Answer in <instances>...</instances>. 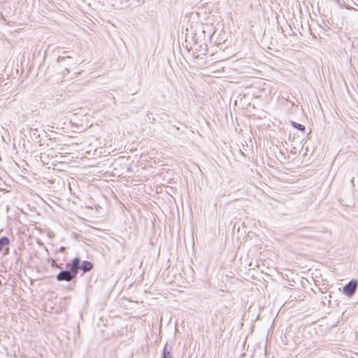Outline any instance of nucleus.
<instances>
[{"label": "nucleus", "mask_w": 358, "mask_h": 358, "mask_svg": "<svg viewBox=\"0 0 358 358\" xmlns=\"http://www.w3.org/2000/svg\"><path fill=\"white\" fill-rule=\"evenodd\" d=\"M28 132L31 141H33L35 143L39 142L40 134L37 129L29 128Z\"/></svg>", "instance_id": "obj_4"}, {"label": "nucleus", "mask_w": 358, "mask_h": 358, "mask_svg": "<svg viewBox=\"0 0 358 358\" xmlns=\"http://www.w3.org/2000/svg\"><path fill=\"white\" fill-rule=\"evenodd\" d=\"M291 125L294 128H295V129H296L298 130H300V131H304L305 130V126L304 125H303L301 124H299L298 122H296L294 121H292L291 122Z\"/></svg>", "instance_id": "obj_7"}, {"label": "nucleus", "mask_w": 358, "mask_h": 358, "mask_svg": "<svg viewBox=\"0 0 358 358\" xmlns=\"http://www.w3.org/2000/svg\"><path fill=\"white\" fill-rule=\"evenodd\" d=\"M72 260H78V268H76V273H78L79 269L82 270L84 273L88 272L93 268V264L89 261H83L81 262L79 257H74Z\"/></svg>", "instance_id": "obj_3"}, {"label": "nucleus", "mask_w": 358, "mask_h": 358, "mask_svg": "<svg viewBox=\"0 0 358 358\" xmlns=\"http://www.w3.org/2000/svg\"><path fill=\"white\" fill-rule=\"evenodd\" d=\"M64 55H61V56H59L57 57V62H62L65 58H71L72 57L70 56V55H66V52H63Z\"/></svg>", "instance_id": "obj_8"}, {"label": "nucleus", "mask_w": 358, "mask_h": 358, "mask_svg": "<svg viewBox=\"0 0 358 358\" xmlns=\"http://www.w3.org/2000/svg\"><path fill=\"white\" fill-rule=\"evenodd\" d=\"M10 244V239L6 236L0 238V252L6 249L8 251V245Z\"/></svg>", "instance_id": "obj_5"}, {"label": "nucleus", "mask_w": 358, "mask_h": 358, "mask_svg": "<svg viewBox=\"0 0 358 358\" xmlns=\"http://www.w3.org/2000/svg\"><path fill=\"white\" fill-rule=\"evenodd\" d=\"M357 284L358 282L357 280H351L348 284L344 285L343 287V292L344 294L348 297H352L357 289Z\"/></svg>", "instance_id": "obj_2"}, {"label": "nucleus", "mask_w": 358, "mask_h": 358, "mask_svg": "<svg viewBox=\"0 0 358 358\" xmlns=\"http://www.w3.org/2000/svg\"><path fill=\"white\" fill-rule=\"evenodd\" d=\"M64 250H65V248H64V247H62V248H60V251H62H62H64Z\"/></svg>", "instance_id": "obj_9"}, {"label": "nucleus", "mask_w": 358, "mask_h": 358, "mask_svg": "<svg viewBox=\"0 0 358 358\" xmlns=\"http://www.w3.org/2000/svg\"><path fill=\"white\" fill-rule=\"evenodd\" d=\"M171 351H172V348H169L168 344L166 343L164 347V349H163L162 358H173V357L171 355Z\"/></svg>", "instance_id": "obj_6"}, {"label": "nucleus", "mask_w": 358, "mask_h": 358, "mask_svg": "<svg viewBox=\"0 0 358 358\" xmlns=\"http://www.w3.org/2000/svg\"><path fill=\"white\" fill-rule=\"evenodd\" d=\"M78 260H71L66 264L67 269L61 271L56 276L57 281H66L70 282L75 279L78 274L76 273V268H78Z\"/></svg>", "instance_id": "obj_1"}]
</instances>
